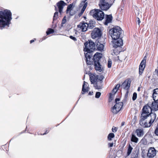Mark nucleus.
<instances>
[{"mask_svg": "<svg viewBox=\"0 0 158 158\" xmlns=\"http://www.w3.org/2000/svg\"><path fill=\"white\" fill-rule=\"evenodd\" d=\"M84 46L83 51L85 52L86 63L87 64L91 65L93 64L94 63L95 70L100 72H102L103 68L100 63V61L102 57V54L97 52L92 58L93 53L95 49L94 43L92 40H89L84 43Z\"/></svg>", "mask_w": 158, "mask_h": 158, "instance_id": "1", "label": "nucleus"}, {"mask_svg": "<svg viewBox=\"0 0 158 158\" xmlns=\"http://www.w3.org/2000/svg\"><path fill=\"white\" fill-rule=\"evenodd\" d=\"M152 103L148 102L142 109L140 125L143 127H148L151 126L156 118L155 113H152Z\"/></svg>", "mask_w": 158, "mask_h": 158, "instance_id": "2", "label": "nucleus"}, {"mask_svg": "<svg viewBox=\"0 0 158 158\" xmlns=\"http://www.w3.org/2000/svg\"><path fill=\"white\" fill-rule=\"evenodd\" d=\"M122 32L121 29L117 26L112 28L109 31V33L113 40V46L115 50L118 48L119 49L118 52H119L121 51V47L123 44L122 39Z\"/></svg>", "mask_w": 158, "mask_h": 158, "instance_id": "3", "label": "nucleus"}, {"mask_svg": "<svg viewBox=\"0 0 158 158\" xmlns=\"http://www.w3.org/2000/svg\"><path fill=\"white\" fill-rule=\"evenodd\" d=\"M10 21V10H7L0 11V28L2 29L9 26Z\"/></svg>", "mask_w": 158, "mask_h": 158, "instance_id": "4", "label": "nucleus"}, {"mask_svg": "<svg viewBox=\"0 0 158 158\" xmlns=\"http://www.w3.org/2000/svg\"><path fill=\"white\" fill-rule=\"evenodd\" d=\"M90 14L94 18L98 20H102L104 17V12L100 10H92L90 11Z\"/></svg>", "mask_w": 158, "mask_h": 158, "instance_id": "5", "label": "nucleus"}, {"mask_svg": "<svg viewBox=\"0 0 158 158\" xmlns=\"http://www.w3.org/2000/svg\"><path fill=\"white\" fill-rule=\"evenodd\" d=\"M154 94V92L153 91L152 97L154 101L152 103V106L154 110L156 111L158 110V94Z\"/></svg>", "mask_w": 158, "mask_h": 158, "instance_id": "6", "label": "nucleus"}, {"mask_svg": "<svg viewBox=\"0 0 158 158\" xmlns=\"http://www.w3.org/2000/svg\"><path fill=\"white\" fill-rule=\"evenodd\" d=\"M101 35V31L100 29L98 28H95L91 33V35L93 39L100 37Z\"/></svg>", "mask_w": 158, "mask_h": 158, "instance_id": "7", "label": "nucleus"}, {"mask_svg": "<svg viewBox=\"0 0 158 158\" xmlns=\"http://www.w3.org/2000/svg\"><path fill=\"white\" fill-rule=\"evenodd\" d=\"M100 8L102 10H106L110 8V6L109 5L108 2L105 0H101L100 4H99Z\"/></svg>", "mask_w": 158, "mask_h": 158, "instance_id": "8", "label": "nucleus"}, {"mask_svg": "<svg viewBox=\"0 0 158 158\" xmlns=\"http://www.w3.org/2000/svg\"><path fill=\"white\" fill-rule=\"evenodd\" d=\"M131 81L130 79L126 80L122 83L121 86L122 88L125 89H129L131 85Z\"/></svg>", "mask_w": 158, "mask_h": 158, "instance_id": "9", "label": "nucleus"}, {"mask_svg": "<svg viewBox=\"0 0 158 158\" xmlns=\"http://www.w3.org/2000/svg\"><path fill=\"white\" fill-rule=\"evenodd\" d=\"M87 0H82L80 3L81 6H83V7L81 10V12L78 15L79 16H81L83 14L88 4L87 2H86Z\"/></svg>", "mask_w": 158, "mask_h": 158, "instance_id": "10", "label": "nucleus"}, {"mask_svg": "<svg viewBox=\"0 0 158 158\" xmlns=\"http://www.w3.org/2000/svg\"><path fill=\"white\" fill-rule=\"evenodd\" d=\"M145 57V56L143 59L139 66V74L140 75H141L142 74L145 67V64L146 61V60L144 59Z\"/></svg>", "mask_w": 158, "mask_h": 158, "instance_id": "11", "label": "nucleus"}, {"mask_svg": "<svg viewBox=\"0 0 158 158\" xmlns=\"http://www.w3.org/2000/svg\"><path fill=\"white\" fill-rule=\"evenodd\" d=\"M156 151L154 148H150L148 151L147 156L149 158L154 157L156 155Z\"/></svg>", "mask_w": 158, "mask_h": 158, "instance_id": "12", "label": "nucleus"}, {"mask_svg": "<svg viewBox=\"0 0 158 158\" xmlns=\"http://www.w3.org/2000/svg\"><path fill=\"white\" fill-rule=\"evenodd\" d=\"M65 3L63 1H60L57 3V6L59 9V12L61 14L63 6L65 5Z\"/></svg>", "mask_w": 158, "mask_h": 158, "instance_id": "13", "label": "nucleus"}, {"mask_svg": "<svg viewBox=\"0 0 158 158\" xmlns=\"http://www.w3.org/2000/svg\"><path fill=\"white\" fill-rule=\"evenodd\" d=\"M87 23H80L79 24L77 25V27L80 28L81 30L82 31L84 32L86 30H88L87 26Z\"/></svg>", "mask_w": 158, "mask_h": 158, "instance_id": "14", "label": "nucleus"}, {"mask_svg": "<svg viewBox=\"0 0 158 158\" xmlns=\"http://www.w3.org/2000/svg\"><path fill=\"white\" fill-rule=\"evenodd\" d=\"M88 83L84 81L82 85L81 93L82 94H84L86 92H88Z\"/></svg>", "mask_w": 158, "mask_h": 158, "instance_id": "15", "label": "nucleus"}, {"mask_svg": "<svg viewBox=\"0 0 158 158\" xmlns=\"http://www.w3.org/2000/svg\"><path fill=\"white\" fill-rule=\"evenodd\" d=\"M136 135L138 137H141L144 135L143 130L142 129H137L135 131Z\"/></svg>", "mask_w": 158, "mask_h": 158, "instance_id": "16", "label": "nucleus"}, {"mask_svg": "<svg viewBox=\"0 0 158 158\" xmlns=\"http://www.w3.org/2000/svg\"><path fill=\"white\" fill-rule=\"evenodd\" d=\"M112 19V17L111 15H107L106 17V20L104 22L105 25H107L108 23H110Z\"/></svg>", "mask_w": 158, "mask_h": 158, "instance_id": "17", "label": "nucleus"}, {"mask_svg": "<svg viewBox=\"0 0 158 158\" xmlns=\"http://www.w3.org/2000/svg\"><path fill=\"white\" fill-rule=\"evenodd\" d=\"M95 25V22L94 21H93L92 20L90 21L88 24L87 23V26L88 27V29H92L93 28Z\"/></svg>", "mask_w": 158, "mask_h": 158, "instance_id": "18", "label": "nucleus"}, {"mask_svg": "<svg viewBox=\"0 0 158 158\" xmlns=\"http://www.w3.org/2000/svg\"><path fill=\"white\" fill-rule=\"evenodd\" d=\"M96 46L98 50L102 51L103 50L104 46L103 44L98 42L96 45Z\"/></svg>", "mask_w": 158, "mask_h": 158, "instance_id": "19", "label": "nucleus"}, {"mask_svg": "<svg viewBox=\"0 0 158 158\" xmlns=\"http://www.w3.org/2000/svg\"><path fill=\"white\" fill-rule=\"evenodd\" d=\"M123 105V103L122 102H120L118 103H116L114 105V107H116L118 111H120L121 109L122 108Z\"/></svg>", "mask_w": 158, "mask_h": 158, "instance_id": "20", "label": "nucleus"}, {"mask_svg": "<svg viewBox=\"0 0 158 158\" xmlns=\"http://www.w3.org/2000/svg\"><path fill=\"white\" fill-rule=\"evenodd\" d=\"M138 139L136 136L132 134L131 138V141L132 142H134L135 143H137L138 141Z\"/></svg>", "mask_w": 158, "mask_h": 158, "instance_id": "21", "label": "nucleus"}, {"mask_svg": "<svg viewBox=\"0 0 158 158\" xmlns=\"http://www.w3.org/2000/svg\"><path fill=\"white\" fill-rule=\"evenodd\" d=\"M94 87L96 89H102V84H101L100 85H98V82H96L94 84Z\"/></svg>", "mask_w": 158, "mask_h": 158, "instance_id": "22", "label": "nucleus"}, {"mask_svg": "<svg viewBox=\"0 0 158 158\" xmlns=\"http://www.w3.org/2000/svg\"><path fill=\"white\" fill-rule=\"evenodd\" d=\"M104 78V77L102 75H101L100 76H97L96 78L97 79V81H98V82H99L100 84H102V80Z\"/></svg>", "mask_w": 158, "mask_h": 158, "instance_id": "23", "label": "nucleus"}, {"mask_svg": "<svg viewBox=\"0 0 158 158\" xmlns=\"http://www.w3.org/2000/svg\"><path fill=\"white\" fill-rule=\"evenodd\" d=\"M90 80L91 82V84H94L96 82H98L97 81V79L96 78V77L94 78L93 76H91L90 77Z\"/></svg>", "mask_w": 158, "mask_h": 158, "instance_id": "24", "label": "nucleus"}, {"mask_svg": "<svg viewBox=\"0 0 158 158\" xmlns=\"http://www.w3.org/2000/svg\"><path fill=\"white\" fill-rule=\"evenodd\" d=\"M133 149V148L131 146V145L130 144H129L127 149V156H129L131 154Z\"/></svg>", "mask_w": 158, "mask_h": 158, "instance_id": "25", "label": "nucleus"}, {"mask_svg": "<svg viewBox=\"0 0 158 158\" xmlns=\"http://www.w3.org/2000/svg\"><path fill=\"white\" fill-rule=\"evenodd\" d=\"M117 108L116 107H114V106L112 107L111 111L114 114H116L119 111H118Z\"/></svg>", "mask_w": 158, "mask_h": 158, "instance_id": "26", "label": "nucleus"}, {"mask_svg": "<svg viewBox=\"0 0 158 158\" xmlns=\"http://www.w3.org/2000/svg\"><path fill=\"white\" fill-rule=\"evenodd\" d=\"M114 134L113 133H110L107 136L108 140L110 141L112 140V139L114 137Z\"/></svg>", "mask_w": 158, "mask_h": 158, "instance_id": "27", "label": "nucleus"}, {"mask_svg": "<svg viewBox=\"0 0 158 158\" xmlns=\"http://www.w3.org/2000/svg\"><path fill=\"white\" fill-rule=\"evenodd\" d=\"M138 153L135 151L133 152L131 155V158H137L138 157Z\"/></svg>", "mask_w": 158, "mask_h": 158, "instance_id": "28", "label": "nucleus"}, {"mask_svg": "<svg viewBox=\"0 0 158 158\" xmlns=\"http://www.w3.org/2000/svg\"><path fill=\"white\" fill-rule=\"evenodd\" d=\"M73 6V4H71L69 5H68L67 7V10H66V13H69V11H70L72 10V8Z\"/></svg>", "mask_w": 158, "mask_h": 158, "instance_id": "29", "label": "nucleus"}, {"mask_svg": "<svg viewBox=\"0 0 158 158\" xmlns=\"http://www.w3.org/2000/svg\"><path fill=\"white\" fill-rule=\"evenodd\" d=\"M58 13L57 11H56L54 13L53 18V21L56 20L58 19Z\"/></svg>", "mask_w": 158, "mask_h": 158, "instance_id": "30", "label": "nucleus"}, {"mask_svg": "<svg viewBox=\"0 0 158 158\" xmlns=\"http://www.w3.org/2000/svg\"><path fill=\"white\" fill-rule=\"evenodd\" d=\"M54 32V30L52 28H48L46 31V33L47 35H49V34L53 33Z\"/></svg>", "mask_w": 158, "mask_h": 158, "instance_id": "31", "label": "nucleus"}, {"mask_svg": "<svg viewBox=\"0 0 158 158\" xmlns=\"http://www.w3.org/2000/svg\"><path fill=\"white\" fill-rule=\"evenodd\" d=\"M66 16H64L63 17V19H62V23L60 25L61 27H63V24H64L66 23Z\"/></svg>", "mask_w": 158, "mask_h": 158, "instance_id": "32", "label": "nucleus"}, {"mask_svg": "<svg viewBox=\"0 0 158 158\" xmlns=\"http://www.w3.org/2000/svg\"><path fill=\"white\" fill-rule=\"evenodd\" d=\"M141 142L143 145H146L147 143V140L144 137L141 139Z\"/></svg>", "mask_w": 158, "mask_h": 158, "instance_id": "33", "label": "nucleus"}, {"mask_svg": "<svg viewBox=\"0 0 158 158\" xmlns=\"http://www.w3.org/2000/svg\"><path fill=\"white\" fill-rule=\"evenodd\" d=\"M137 93L135 92H134L133 94V96H132V100L134 101L137 98Z\"/></svg>", "mask_w": 158, "mask_h": 158, "instance_id": "34", "label": "nucleus"}, {"mask_svg": "<svg viewBox=\"0 0 158 158\" xmlns=\"http://www.w3.org/2000/svg\"><path fill=\"white\" fill-rule=\"evenodd\" d=\"M101 95V93L99 92H97L96 93L95 96V97L96 98H98L100 97Z\"/></svg>", "mask_w": 158, "mask_h": 158, "instance_id": "35", "label": "nucleus"}, {"mask_svg": "<svg viewBox=\"0 0 158 158\" xmlns=\"http://www.w3.org/2000/svg\"><path fill=\"white\" fill-rule=\"evenodd\" d=\"M112 65V61L111 60H108V67L109 68H111Z\"/></svg>", "mask_w": 158, "mask_h": 158, "instance_id": "36", "label": "nucleus"}, {"mask_svg": "<svg viewBox=\"0 0 158 158\" xmlns=\"http://www.w3.org/2000/svg\"><path fill=\"white\" fill-rule=\"evenodd\" d=\"M117 128L114 127H113L112 129V131L113 132H115L117 131Z\"/></svg>", "mask_w": 158, "mask_h": 158, "instance_id": "37", "label": "nucleus"}, {"mask_svg": "<svg viewBox=\"0 0 158 158\" xmlns=\"http://www.w3.org/2000/svg\"><path fill=\"white\" fill-rule=\"evenodd\" d=\"M69 38L72 39V40H73L74 41H77V39H76V38H75V37H73V36H72V35H71L69 36Z\"/></svg>", "mask_w": 158, "mask_h": 158, "instance_id": "38", "label": "nucleus"}, {"mask_svg": "<svg viewBox=\"0 0 158 158\" xmlns=\"http://www.w3.org/2000/svg\"><path fill=\"white\" fill-rule=\"evenodd\" d=\"M153 91L154 92V94H158V88L155 89L153 90Z\"/></svg>", "mask_w": 158, "mask_h": 158, "instance_id": "39", "label": "nucleus"}, {"mask_svg": "<svg viewBox=\"0 0 158 158\" xmlns=\"http://www.w3.org/2000/svg\"><path fill=\"white\" fill-rule=\"evenodd\" d=\"M117 89H116L115 88H114L113 89L112 93H113L114 94H115L117 92Z\"/></svg>", "mask_w": 158, "mask_h": 158, "instance_id": "40", "label": "nucleus"}, {"mask_svg": "<svg viewBox=\"0 0 158 158\" xmlns=\"http://www.w3.org/2000/svg\"><path fill=\"white\" fill-rule=\"evenodd\" d=\"M155 134L157 135H158V128H156L155 131Z\"/></svg>", "mask_w": 158, "mask_h": 158, "instance_id": "41", "label": "nucleus"}, {"mask_svg": "<svg viewBox=\"0 0 158 158\" xmlns=\"http://www.w3.org/2000/svg\"><path fill=\"white\" fill-rule=\"evenodd\" d=\"M137 22L138 24L139 25L140 21L138 17L137 18Z\"/></svg>", "mask_w": 158, "mask_h": 158, "instance_id": "42", "label": "nucleus"}, {"mask_svg": "<svg viewBox=\"0 0 158 158\" xmlns=\"http://www.w3.org/2000/svg\"><path fill=\"white\" fill-rule=\"evenodd\" d=\"M120 86V84H117L116 85L115 87L114 88H115L116 89H119Z\"/></svg>", "mask_w": 158, "mask_h": 158, "instance_id": "43", "label": "nucleus"}, {"mask_svg": "<svg viewBox=\"0 0 158 158\" xmlns=\"http://www.w3.org/2000/svg\"><path fill=\"white\" fill-rule=\"evenodd\" d=\"M113 99V98L112 97V94H110V100L109 102H110Z\"/></svg>", "mask_w": 158, "mask_h": 158, "instance_id": "44", "label": "nucleus"}, {"mask_svg": "<svg viewBox=\"0 0 158 158\" xmlns=\"http://www.w3.org/2000/svg\"><path fill=\"white\" fill-rule=\"evenodd\" d=\"M109 146V147H112L113 145V143H108Z\"/></svg>", "mask_w": 158, "mask_h": 158, "instance_id": "45", "label": "nucleus"}, {"mask_svg": "<svg viewBox=\"0 0 158 158\" xmlns=\"http://www.w3.org/2000/svg\"><path fill=\"white\" fill-rule=\"evenodd\" d=\"M120 101V99L118 98H116L115 99V103H117V102L118 101Z\"/></svg>", "mask_w": 158, "mask_h": 158, "instance_id": "46", "label": "nucleus"}, {"mask_svg": "<svg viewBox=\"0 0 158 158\" xmlns=\"http://www.w3.org/2000/svg\"><path fill=\"white\" fill-rule=\"evenodd\" d=\"M155 72H156V75L158 77V68L155 70Z\"/></svg>", "mask_w": 158, "mask_h": 158, "instance_id": "47", "label": "nucleus"}, {"mask_svg": "<svg viewBox=\"0 0 158 158\" xmlns=\"http://www.w3.org/2000/svg\"><path fill=\"white\" fill-rule=\"evenodd\" d=\"M93 94V92H89V94H88L89 95H92Z\"/></svg>", "mask_w": 158, "mask_h": 158, "instance_id": "48", "label": "nucleus"}, {"mask_svg": "<svg viewBox=\"0 0 158 158\" xmlns=\"http://www.w3.org/2000/svg\"><path fill=\"white\" fill-rule=\"evenodd\" d=\"M48 131H46V132L45 133H44L43 134H42V135H45L47 133H48Z\"/></svg>", "mask_w": 158, "mask_h": 158, "instance_id": "49", "label": "nucleus"}, {"mask_svg": "<svg viewBox=\"0 0 158 158\" xmlns=\"http://www.w3.org/2000/svg\"><path fill=\"white\" fill-rule=\"evenodd\" d=\"M127 92L126 93V95H128V90L129 89H127Z\"/></svg>", "mask_w": 158, "mask_h": 158, "instance_id": "50", "label": "nucleus"}, {"mask_svg": "<svg viewBox=\"0 0 158 158\" xmlns=\"http://www.w3.org/2000/svg\"><path fill=\"white\" fill-rule=\"evenodd\" d=\"M34 41V40H31L30 41V43L31 44V43H32Z\"/></svg>", "mask_w": 158, "mask_h": 158, "instance_id": "51", "label": "nucleus"}, {"mask_svg": "<svg viewBox=\"0 0 158 158\" xmlns=\"http://www.w3.org/2000/svg\"><path fill=\"white\" fill-rule=\"evenodd\" d=\"M124 124H125L124 122H122L121 123V126H123L124 125Z\"/></svg>", "mask_w": 158, "mask_h": 158, "instance_id": "52", "label": "nucleus"}, {"mask_svg": "<svg viewBox=\"0 0 158 158\" xmlns=\"http://www.w3.org/2000/svg\"><path fill=\"white\" fill-rule=\"evenodd\" d=\"M81 35H82L81 36L83 38H84L85 37V35H82V34H81Z\"/></svg>", "mask_w": 158, "mask_h": 158, "instance_id": "53", "label": "nucleus"}, {"mask_svg": "<svg viewBox=\"0 0 158 158\" xmlns=\"http://www.w3.org/2000/svg\"><path fill=\"white\" fill-rule=\"evenodd\" d=\"M55 10L56 11H57V10L56 7V6H55Z\"/></svg>", "mask_w": 158, "mask_h": 158, "instance_id": "54", "label": "nucleus"}, {"mask_svg": "<svg viewBox=\"0 0 158 158\" xmlns=\"http://www.w3.org/2000/svg\"><path fill=\"white\" fill-rule=\"evenodd\" d=\"M11 12H10V20L11 19H12V18H11Z\"/></svg>", "mask_w": 158, "mask_h": 158, "instance_id": "55", "label": "nucleus"}, {"mask_svg": "<svg viewBox=\"0 0 158 158\" xmlns=\"http://www.w3.org/2000/svg\"><path fill=\"white\" fill-rule=\"evenodd\" d=\"M138 90L139 91L140 90V88L139 87L138 89Z\"/></svg>", "mask_w": 158, "mask_h": 158, "instance_id": "56", "label": "nucleus"}, {"mask_svg": "<svg viewBox=\"0 0 158 158\" xmlns=\"http://www.w3.org/2000/svg\"><path fill=\"white\" fill-rule=\"evenodd\" d=\"M100 85V83L98 82V85Z\"/></svg>", "mask_w": 158, "mask_h": 158, "instance_id": "57", "label": "nucleus"}]
</instances>
